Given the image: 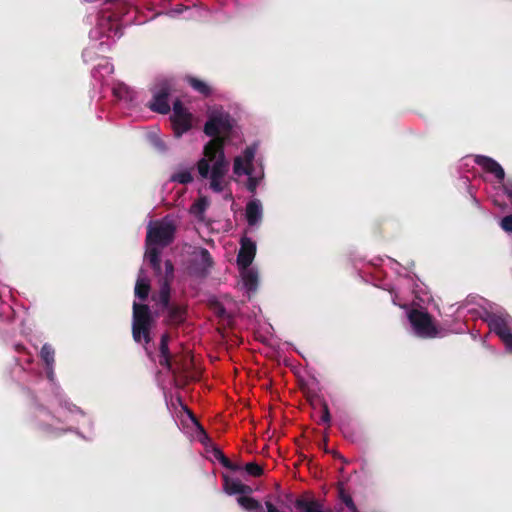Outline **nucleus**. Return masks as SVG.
Returning a JSON list of instances; mask_svg holds the SVG:
<instances>
[{
  "label": "nucleus",
  "mask_w": 512,
  "mask_h": 512,
  "mask_svg": "<svg viewBox=\"0 0 512 512\" xmlns=\"http://www.w3.org/2000/svg\"><path fill=\"white\" fill-rule=\"evenodd\" d=\"M198 173L202 178H223L229 169L224 155V139H211L204 147V158L197 163Z\"/></svg>",
  "instance_id": "f257e3e1"
},
{
  "label": "nucleus",
  "mask_w": 512,
  "mask_h": 512,
  "mask_svg": "<svg viewBox=\"0 0 512 512\" xmlns=\"http://www.w3.org/2000/svg\"><path fill=\"white\" fill-rule=\"evenodd\" d=\"M153 322L151 311L148 305L133 303V322L132 335L136 342L144 340L146 344L150 343V329Z\"/></svg>",
  "instance_id": "f03ea898"
},
{
  "label": "nucleus",
  "mask_w": 512,
  "mask_h": 512,
  "mask_svg": "<svg viewBox=\"0 0 512 512\" xmlns=\"http://www.w3.org/2000/svg\"><path fill=\"white\" fill-rule=\"evenodd\" d=\"M176 225L168 217L149 225L147 229L146 243L148 246H169L175 239Z\"/></svg>",
  "instance_id": "7ed1b4c3"
},
{
  "label": "nucleus",
  "mask_w": 512,
  "mask_h": 512,
  "mask_svg": "<svg viewBox=\"0 0 512 512\" xmlns=\"http://www.w3.org/2000/svg\"><path fill=\"white\" fill-rule=\"evenodd\" d=\"M231 130L232 124L228 113H213L204 125V133L212 139L223 138L225 140Z\"/></svg>",
  "instance_id": "20e7f679"
},
{
  "label": "nucleus",
  "mask_w": 512,
  "mask_h": 512,
  "mask_svg": "<svg viewBox=\"0 0 512 512\" xmlns=\"http://www.w3.org/2000/svg\"><path fill=\"white\" fill-rule=\"evenodd\" d=\"M408 319L415 333L424 338L435 337L437 329L432 322L431 316L427 312L418 309H412L408 313Z\"/></svg>",
  "instance_id": "39448f33"
},
{
  "label": "nucleus",
  "mask_w": 512,
  "mask_h": 512,
  "mask_svg": "<svg viewBox=\"0 0 512 512\" xmlns=\"http://www.w3.org/2000/svg\"><path fill=\"white\" fill-rule=\"evenodd\" d=\"M170 120L177 138L181 137L192 128V114L188 112L179 99L173 103V114Z\"/></svg>",
  "instance_id": "423d86ee"
},
{
  "label": "nucleus",
  "mask_w": 512,
  "mask_h": 512,
  "mask_svg": "<svg viewBox=\"0 0 512 512\" xmlns=\"http://www.w3.org/2000/svg\"><path fill=\"white\" fill-rule=\"evenodd\" d=\"M170 93V84L168 82H162L155 88L153 97L147 106L153 112L163 115L168 114L171 110L170 104L168 102Z\"/></svg>",
  "instance_id": "0eeeda50"
},
{
  "label": "nucleus",
  "mask_w": 512,
  "mask_h": 512,
  "mask_svg": "<svg viewBox=\"0 0 512 512\" xmlns=\"http://www.w3.org/2000/svg\"><path fill=\"white\" fill-rule=\"evenodd\" d=\"M213 265V259L209 251L205 248H200L198 253H195L192 263L190 265V273L196 277H205L209 273V269Z\"/></svg>",
  "instance_id": "6e6552de"
},
{
  "label": "nucleus",
  "mask_w": 512,
  "mask_h": 512,
  "mask_svg": "<svg viewBox=\"0 0 512 512\" xmlns=\"http://www.w3.org/2000/svg\"><path fill=\"white\" fill-rule=\"evenodd\" d=\"M240 250L237 255V264L246 270L253 262L256 254V244L250 238L243 237L240 241Z\"/></svg>",
  "instance_id": "1a4fd4ad"
},
{
  "label": "nucleus",
  "mask_w": 512,
  "mask_h": 512,
  "mask_svg": "<svg viewBox=\"0 0 512 512\" xmlns=\"http://www.w3.org/2000/svg\"><path fill=\"white\" fill-rule=\"evenodd\" d=\"M475 163L480 166L483 170L493 174L499 181L504 180L505 172L501 165L492 159L491 157L484 155H477L475 157Z\"/></svg>",
  "instance_id": "9d476101"
},
{
  "label": "nucleus",
  "mask_w": 512,
  "mask_h": 512,
  "mask_svg": "<svg viewBox=\"0 0 512 512\" xmlns=\"http://www.w3.org/2000/svg\"><path fill=\"white\" fill-rule=\"evenodd\" d=\"M166 310V323L168 325L177 327L185 322L187 315L186 306L173 303Z\"/></svg>",
  "instance_id": "9b49d317"
},
{
  "label": "nucleus",
  "mask_w": 512,
  "mask_h": 512,
  "mask_svg": "<svg viewBox=\"0 0 512 512\" xmlns=\"http://www.w3.org/2000/svg\"><path fill=\"white\" fill-rule=\"evenodd\" d=\"M246 219L250 226H255L262 219V205L259 200H251L246 205Z\"/></svg>",
  "instance_id": "f8f14e48"
},
{
  "label": "nucleus",
  "mask_w": 512,
  "mask_h": 512,
  "mask_svg": "<svg viewBox=\"0 0 512 512\" xmlns=\"http://www.w3.org/2000/svg\"><path fill=\"white\" fill-rule=\"evenodd\" d=\"M490 328L502 340V342L512 334V330L508 322L501 317L493 318L490 321Z\"/></svg>",
  "instance_id": "ddd939ff"
},
{
  "label": "nucleus",
  "mask_w": 512,
  "mask_h": 512,
  "mask_svg": "<svg viewBox=\"0 0 512 512\" xmlns=\"http://www.w3.org/2000/svg\"><path fill=\"white\" fill-rule=\"evenodd\" d=\"M54 356H55L54 348L50 344L45 343L40 350V357L43 360V362L45 363V367H46L49 377L53 375V367H54V363H55Z\"/></svg>",
  "instance_id": "4468645a"
},
{
  "label": "nucleus",
  "mask_w": 512,
  "mask_h": 512,
  "mask_svg": "<svg viewBox=\"0 0 512 512\" xmlns=\"http://www.w3.org/2000/svg\"><path fill=\"white\" fill-rule=\"evenodd\" d=\"M146 258L149 261L155 274L160 275L162 273L160 251L156 247H149L146 252Z\"/></svg>",
  "instance_id": "2eb2a0df"
},
{
  "label": "nucleus",
  "mask_w": 512,
  "mask_h": 512,
  "mask_svg": "<svg viewBox=\"0 0 512 512\" xmlns=\"http://www.w3.org/2000/svg\"><path fill=\"white\" fill-rule=\"evenodd\" d=\"M212 454L215 459H217L221 465L231 471H239L241 469V466L238 464L233 463L223 452L220 448L214 447L212 450Z\"/></svg>",
  "instance_id": "dca6fc26"
},
{
  "label": "nucleus",
  "mask_w": 512,
  "mask_h": 512,
  "mask_svg": "<svg viewBox=\"0 0 512 512\" xmlns=\"http://www.w3.org/2000/svg\"><path fill=\"white\" fill-rule=\"evenodd\" d=\"M295 507L297 509L303 510L304 512H324L322 510V505L316 500H305L302 498H298L295 501Z\"/></svg>",
  "instance_id": "f3484780"
},
{
  "label": "nucleus",
  "mask_w": 512,
  "mask_h": 512,
  "mask_svg": "<svg viewBox=\"0 0 512 512\" xmlns=\"http://www.w3.org/2000/svg\"><path fill=\"white\" fill-rule=\"evenodd\" d=\"M135 296L144 301L148 298L150 292V283L146 278L139 277L135 284Z\"/></svg>",
  "instance_id": "a211bd4d"
},
{
  "label": "nucleus",
  "mask_w": 512,
  "mask_h": 512,
  "mask_svg": "<svg viewBox=\"0 0 512 512\" xmlns=\"http://www.w3.org/2000/svg\"><path fill=\"white\" fill-rule=\"evenodd\" d=\"M226 488L230 494H242V496H246L247 494L252 493V488L250 486L237 480H233L230 483L227 482Z\"/></svg>",
  "instance_id": "6ab92c4d"
},
{
  "label": "nucleus",
  "mask_w": 512,
  "mask_h": 512,
  "mask_svg": "<svg viewBox=\"0 0 512 512\" xmlns=\"http://www.w3.org/2000/svg\"><path fill=\"white\" fill-rule=\"evenodd\" d=\"M188 83L195 91L205 97H208L212 92L211 87L206 82L198 78L190 77L188 79Z\"/></svg>",
  "instance_id": "aec40b11"
},
{
  "label": "nucleus",
  "mask_w": 512,
  "mask_h": 512,
  "mask_svg": "<svg viewBox=\"0 0 512 512\" xmlns=\"http://www.w3.org/2000/svg\"><path fill=\"white\" fill-rule=\"evenodd\" d=\"M238 504L248 511H260L262 509L261 503L249 496H240L237 499Z\"/></svg>",
  "instance_id": "412c9836"
},
{
  "label": "nucleus",
  "mask_w": 512,
  "mask_h": 512,
  "mask_svg": "<svg viewBox=\"0 0 512 512\" xmlns=\"http://www.w3.org/2000/svg\"><path fill=\"white\" fill-rule=\"evenodd\" d=\"M243 284L248 291H255L258 286V275L252 270H247L243 274Z\"/></svg>",
  "instance_id": "4be33fe9"
},
{
  "label": "nucleus",
  "mask_w": 512,
  "mask_h": 512,
  "mask_svg": "<svg viewBox=\"0 0 512 512\" xmlns=\"http://www.w3.org/2000/svg\"><path fill=\"white\" fill-rule=\"evenodd\" d=\"M158 302L164 309L173 304L170 302V283H162L158 295Z\"/></svg>",
  "instance_id": "5701e85b"
},
{
  "label": "nucleus",
  "mask_w": 512,
  "mask_h": 512,
  "mask_svg": "<svg viewBox=\"0 0 512 512\" xmlns=\"http://www.w3.org/2000/svg\"><path fill=\"white\" fill-rule=\"evenodd\" d=\"M171 181L177 182L180 184H188L193 181V176L191 174V170H182L174 173L171 176Z\"/></svg>",
  "instance_id": "b1692460"
},
{
  "label": "nucleus",
  "mask_w": 512,
  "mask_h": 512,
  "mask_svg": "<svg viewBox=\"0 0 512 512\" xmlns=\"http://www.w3.org/2000/svg\"><path fill=\"white\" fill-rule=\"evenodd\" d=\"M38 428L41 432H43L45 435L47 436H52V437H59L61 436L64 432H66L65 429L63 428H54L52 427L50 424H47V423H40L38 425Z\"/></svg>",
  "instance_id": "393cba45"
},
{
  "label": "nucleus",
  "mask_w": 512,
  "mask_h": 512,
  "mask_svg": "<svg viewBox=\"0 0 512 512\" xmlns=\"http://www.w3.org/2000/svg\"><path fill=\"white\" fill-rule=\"evenodd\" d=\"M234 173L237 175L241 174H250L251 173V167L246 164L244 166L243 159L241 157H236L234 160V166H233Z\"/></svg>",
  "instance_id": "a878e982"
},
{
  "label": "nucleus",
  "mask_w": 512,
  "mask_h": 512,
  "mask_svg": "<svg viewBox=\"0 0 512 512\" xmlns=\"http://www.w3.org/2000/svg\"><path fill=\"white\" fill-rule=\"evenodd\" d=\"M165 272L163 276V283H170L174 278V265L171 260H166L164 263Z\"/></svg>",
  "instance_id": "bb28decb"
},
{
  "label": "nucleus",
  "mask_w": 512,
  "mask_h": 512,
  "mask_svg": "<svg viewBox=\"0 0 512 512\" xmlns=\"http://www.w3.org/2000/svg\"><path fill=\"white\" fill-rule=\"evenodd\" d=\"M245 470L253 477H260L263 474V468L255 462L247 463L245 465Z\"/></svg>",
  "instance_id": "cd10ccee"
},
{
  "label": "nucleus",
  "mask_w": 512,
  "mask_h": 512,
  "mask_svg": "<svg viewBox=\"0 0 512 512\" xmlns=\"http://www.w3.org/2000/svg\"><path fill=\"white\" fill-rule=\"evenodd\" d=\"M321 422L324 424H327V426L330 427L331 415H330L328 404L325 401H323V403H322Z\"/></svg>",
  "instance_id": "c85d7f7f"
},
{
  "label": "nucleus",
  "mask_w": 512,
  "mask_h": 512,
  "mask_svg": "<svg viewBox=\"0 0 512 512\" xmlns=\"http://www.w3.org/2000/svg\"><path fill=\"white\" fill-rule=\"evenodd\" d=\"M340 498L349 510H355V508H357L352 497L349 494H346L343 490L340 492Z\"/></svg>",
  "instance_id": "c756f323"
},
{
  "label": "nucleus",
  "mask_w": 512,
  "mask_h": 512,
  "mask_svg": "<svg viewBox=\"0 0 512 512\" xmlns=\"http://www.w3.org/2000/svg\"><path fill=\"white\" fill-rule=\"evenodd\" d=\"M500 226L505 232L512 233V214L503 217Z\"/></svg>",
  "instance_id": "7c9ffc66"
},
{
  "label": "nucleus",
  "mask_w": 512,
  "mask_h": 512,
  "mask_svg": "<svg viewBox=\"0 0 512 512\" xmlns=\"http://www.w3.org/2000/svg\"><path fill=\"white\" fill-rule=\"evenodd\" d=\"M255 156V150L252 147H247L243 152V157L248 166H252V161Z\"/></svg>",
  "instance_id": "2f4dec72"
},
{
  "label": "nucleus",
  "mask_w": 512,
  "mask_h": 512,
  "mask_svg": "<svg viewBox=\"0 0 512 512\" xmlns=\"http://www.w3.org/2000/svg\"><path fill=\"white\" fill-rule=\"evenodd\" d=\"M222 178H210V187L215 192H222L223 185L221 182Z\"/></svg>",
  "instance_id": "473e14b6"
},
{
  "label": "nucleus",
  "mask_w": 512,
  "mask_h": 512,
  "mask_svg": "<svg viewBox=\"0 0 512 512\" xmlns=\"http://www.w3.org/2000/svg\"><path fill=\"white\" fill-rule=\"evenodd\" d=\"M212 307H214V312L218 317H224L226 315V309L222 303L216 301L212 304Z\"/></svg>",
  "instance_id": "72a5a7b5"
},
{
  "label": "nucleus",
  "mask_w": 512,
  "mask_h": 512,
  "mask_svg": "<svg viewBox=\"0 0 512 512\" xmlns=\"http://www.w3.org/2000/svg\"><path fill=\"white\" fill-rule=\"evenodd\" d=\"M160 365L168 369L171 368V354L160 356Z\"/></svg>",
  "instance_id": "f704fd0d"
},
{
  "label": "nucleus",
  "mask_w": 512,
  "mask_h": 512,
  "mask_svg": "<svg viewBox=\"0 0 512 512\" xmlns=\"http://www.w3.org/2000/svg\"><path fill=\"white\" fill-rule=\"evenodd\" d=\"M206 206H207L206 201L204 199H201L193 205V208L197 209V211H199V212H203L205 210Z\"/></svg>",
  "instance_id": "c9c22d12"
},
{
  "label": "nucleus",
  "mask_w": 512,
  "mask_h": 512,
  "mask_svg": "<svg viewBox=\"0 0 512 512\" xmlns=\"http://www.w3.org/2000/svg\"><path fill=\"white\" fill-rule=\"evenodd\" d=\"M256 187H257V180L255 178H249L248 182H247V189L253 193V192H255Z\"/></svg>",
  "instance_id": "e433bc0d"
},
{
  "label": "nucleus",
  "mask_w": 512,
  "mask_h": 512,
  "mask_svg": "<svg viewBox=\"0 0 512 512\" xmlns=\"http://www.w3.org/2000/svg\"><path fill=\"white\" fill-rule=\"evenodd\" d=\"M265 507H266V510L267 512H285V511H282V510H279L272 502L270 501H266L265 502Z\"/></svg>",
  "instance_id": "4c0bfd02"
},
{
  "label": "nucleus",
  "mask_w": 512,
  "mask_h": 512,
  "mask_svg": "<svg viewBox=\"0 0 512 512\" xmlns=\"http://www.w3.org/2000/svg\"><path fill=\"white\" fill-rule=\"evenodd\" d=\"M159 351H160V356L169 355L170 354L169 346H168L167 343H160Z\"/></svg>",
  "instance_id": "58836bf2"
},
{
  "label": "nucleus",
  "mask_w": 512,
  "mask_h": 512,
  "mask_svg": "<svg viewBox=\"0 0 512 512\" xmlns=\"http://www.w3.org/2000/svg\"><path fill=\"white\" fill-rule=\"evenodd\" d=\"M306 398L310 403H314V401L318 398V395L310 390L305 392Z\"/></svg>",
  "instance_id": "ea45409f"
},
{
  "label": "nucleus",
  "mask_w": 512,
  "mask_h": 512,
  "mask_svg": "<svg viewBox=\"0 0 512 512\" xmlns=\"http://www.w3.org/2000/svg\"><path fill=\"white\" fill-rule=\"evenodd\" d=\"M506 348L512 352V334L503 342Z\"/></svg>",
  "instance_id": "a19ab883"
},
{
  "label": "nucleus",
  "mask_w": 512,
  "mask_h": 512,
  "mask_svg": "<svg viewBox=\"0 0 512 512\" xmlns=\"http://www.w3.org/2000/svg\"><path fill=\"white\" fill-rule=\"evenodd\" d=\"M505 193L512 199V184L509 183L504 186Z\"/></svg>",
  "instance_id": "79ce46f5"
},
{
  "label": "nucleus",
  "mask_w": 512,
  "mask_h": 512,
  "mask_svg": "<svg viewBox=\"0 0 512 512\" xmlns=\"http://www.w3.org/2000/svg\"><path fill=\"white\" fill-rule=\"evenodd\" d=\"M183 409L185 412H187V414L189 415V417L194 421V422H197L194 414L192 413V411L187 407V406H184L183 405Z\"/></svg>",
  "instance_id": "37998d69"
},
{
  "label": "nucleus",
  "mask_w": 512,
  "mask_h": 512,
  "mask_svg": "<svg viewBox=\"0 0 512 512\" xmlns=\"http://www.w3.org/2000/svg\"><path fill=\"white\" fill-rule=\"evenodd\" d=\"M169 340H170V335L168 333H164L161 336L160 343H167L168 344Z\"/></svg>",
  "instance_id": "c03bdc74"
},
{
  "label": "nucleus",
  "mask_w": 512,
  "mask_h": 512,
  "mask_svg": "<svg viewBox=\"0 0 512 512\" xmlns=\"http://www.w3.org/2000/svg\"><path fill=\"white\" fill-rule=\"evenodd\" d=\"M15 349L18 353H24L26 352V347L24 345H21V344H17L15 345Z\"/></svg>",
  "instance_id": "a18cd8bd"
},
{
  "label": "nucleus",
  "mask_w": 512,
  "mask_h": 512,
  "mask_svg": "<svg viewBox=\"0 0 512 512\" xmlns=\"http://www.w3.org/2000/svg\"><path fill=\"white\" fill-rule=\"evenodd\" d=\"M333 456H334L335 458H339V459L344 460V459H343V457H342V455H341L340 453H338V452H333Z\"/></svg>",
  "instance_id": "49530a36"
},
{
  "label": "nucleus",
  "mask_w": 512,
  "mask_h": 512,
  "mask_svg": "<svg viewBox=\"0 0 512 512\" xmlns=\"http://www.w3.org/2000/svg\"><path fill=\"white\" fill-rule=\"evenodd\" d=\"M201 431H202V433H203L204 437H205V438H208V436H207V434L205 433V431L203 430V428H201Z\"/></svg>",
  "instance_id": "de8ad7c7"
},
{
  "label": "nucleus",
  "mask_w": 512,
  "mask_h": 512,
  "mask_svg": "<svg viewBox=\"0 0 512 512\" xmlns=\"http://www.w3.org/2000/svg\"><path fill=\"white\" fill-rule=\"evenodd\" d=\"M31 362H32V358H31V357H29V358L27 359V363H31Z\"/></svg>",
  "instance_id": "09e8293b"
},
{
  "label": "nucleus",
  "mask_w": 512,
  "mask_h": 512,
  "mask_svg": "<svg viewBox=\"0 0 512 512\" xmlns=\"http://www.w3.org/2000/svg\"><path fill=\"white\" fill-rule=\"evenodd\" d=\"M351 512H359L357 508L355 510H350Z\"/></svg>",
  "instance_id": "8fccbe9b"
}]
</instances>
